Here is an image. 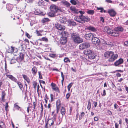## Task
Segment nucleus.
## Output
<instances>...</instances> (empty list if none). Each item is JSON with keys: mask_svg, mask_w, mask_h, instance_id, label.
Returning a JSON list of instances; mask_svg holds the SVG:
<instances>
[{"mask_svg": "<svg viewBox=\"0 0 128 128\" xmlns=\"http://www.w3.org/2000/svg\"><path fill=\"white\" fill-rule=\"evenodd\" d=\"M71 36L72 40L76 43H80L83 42V40L80 37L79 35L77 33H72Z\"/></svg>", "mask_w": 128, "mask_h": 128, "instance_id": "nucleus-1", "label": "nucleus"}, {"mask_svg": "<svg viewBox=\"0 0 128 128\" xmlns=\"http://www.w3.org/2000/svg\"><path fill=\"white\" fill-rule=\"evenodd\" d=\"M68 34V33L66 31L62 32H61L60 34L62 36L60 38V42L62 44H64L66 42V38Z\"/></svg>", "mask_w": 128, "mask_h": 128, "instance_id": "nucleus-2", "label": "nucleus"}, {"mask_svg": "<svg viewBox=\"0 0 128 128\" xmlns=\"http://www.w3.org/2000/svg\"><path fill=\"white\" fill-rule=\"evenodd\" d=\"M84 53L85 54H88V56L89 58L93 59L96 58H97V59L98 58V56L96 55L93 52L90 50H88L87 51L84 52Z\"/></svg>", "mask_w": 128, "mask_h": 128, "instance_id": "nucleus-3", "label": "nucleus"}, {"mask_svg": "<svg viewBox=\"0 0 128 128\" xmlns=\"http://www.w3.org/2000/svg\"><path fill=\"white\" fill-rule=\"evenodd\" d=\"M90 46V44L88 42H85L80 44L79 48L80 49L83 50L87 48Z\"/></svg>", "mask_w": 128, "mask_h": 128, "instance_id": "nucleus-4", "label": "nucleus"}, {"mask_svg": "<svg viewBox=\"0 0 128 128\" xmlns=\"http://www.w3.org/2000/svg\"><path fill=\"white\" fill-rule=\"evenodd\" d=\"M118 56V55L117 54H114V52H112L108 60L109 62H113L117 58Z\"/></svg>", "mask_w": 128, "mask_h": 128, "instance_id": "nucleus-5", "label": "nucleus"}, {"mask_svg": "<svg viewBox=\"0 0 128 128\" xmlns=\"http://www.w3.org/2000/svg\"><path fill=\"white\" fill-rule=\"evenodd\" d=\"M108 34L112 36H118L119 34V33L118 32L116 31L115 30V29L114 30L110 29V30L108 32Z\"/></svg>", "mask_w": 128, "mask_h": 128, "instance_id": "nucleus-6", "label": "nucleus"}, {"mask_svg": "<svg viewBox=\"0 0 128 128\" xmlns=\"http://www.w3.org/2000/svg\"><path fill=\"white\" fill-rule=\"evenodd\" d=\"M83 15H80L79 16H76L74 18L75 20L81 23H83Z\"/></svg>", "mask_w": 128, "mask_h": 128, "instance_id": "nucleus-7", "label": "nucleus"}, {"mask_svg": "<svg viewBox=\"0 0 128 128\" xmlns=\"http://www.w3.org/2000/svg\"><path fill=\"white\" fill-rule=\"evenodd\" d=\"M50 10L51 12L54 13H56L59 10L58 7L52 4L50 6Z\"/></svg>", "mask_w": 128, "mask_h": 128, "instance_id": "nucleus-8", "label": "nucleus"}, {"mask_svg": "<svg viewBox=\"0 0 128 128\" xmlns=\"http://www.w3.org/2000/svg\"><path fill=\"white\" fill-rule=\"evenodd\" d=\"M92 43L96 45H99L100 43V40L97 37L92 38Z\"/></svg>", "mask_w": 128, "mask_h": 128, "instance_id": "nucleus-9", "label": "nucleus"}, {"mask_svg": "<svg viewBox=\"0 0 128 128\" xmlns=\"http://www.w3.org/2000/svg\"><path fill=\"white\" fill-rule=\"evenodd\" d=\"M55 26L57 29L60 30H64L66 28L65 27L64 25L58 24H55Z\"/></svg>", "mask_w": 128, "mask_h": 128, "instance_id": "nucleus-10", "label": "nucleus"}, {"mask_svg": "<svg viewBox=\"0 0 128 128\" xmlns=\"http://www.w3.org/2000/svg\"><path fill=\"white\" fill-rule=\"evenodd\" d=\"M5 75L6 76L11 80L12 81L17 83L18 81H17V79L14 77L12 75H8V73H6Z\"/></svg>", "mask_w": 128, "mask_h": 128, "instance_id": "nucleus-11", "label": "nucleus"}, {"mask_svg": "<svg viewBox=\"0 0 128 128\" xmlns=\"http://www.w3.org/2000/svg\"><path fill=\"white\" fill-rule=\"evenodd\" d=\"M124 60L122 58H120L118 60H117L114 63V65L116 66H119V65L122 64Z\"/></svg>", "mask_w": 128, "mask_h": 128, "instance_id": "nucleus-12", "label": "nucleus"}, {"mask_svg": "<svg viewBox=\"0 0 128 128\" xmlns=\"http://www.w3.org/2000/svg\"><path fill=\"white\" fill-rule=\"evenodd\" d=\"M92 33H89L85 35L84 37L85 38L86 40H90L91 38H92Z\"/></svg>", "mask_w": 128, "mask_h": 128, "instance_id": "nucleus-13", "label": "nucleus"}, {"mask_svg": "<svg viewBox=\"0 0 128 128\" xmlns=\"http://www.w3.org/2000/svg\"><path fill=\"white\" fill-rule=\"evenodd\" d=\"M112 52V51H107L104 53V56L106 58L110 57V54Z\"/></svg>", "mask_w": 128, "mask_h": 128, "instance_id": "nucleus-14", "label": "nucleus"}, {"mask_svg": "<svg viewBox=\"0 0 128 128\" xmlns=\"http://www.w3.org/2000/svg\"><path fill=\"white\" fill-rule=\"evenodd\" d=\"M108 12L110 15L112 16H114L116 14L115 12L113 10H109Z\"/></svg>", "mask_w": 128, "mask_h": 128, "instance_id": "nucleus-15", "label": "nucleus"}, {"mask_svg": "<svg viewBox=\"0 0 128 128\" xmlns=\"http://www.w3.org/2000/svg\"><path fill=\"white\" fill-rule=\"evenodd\" d=\"M103 43L107 46L110 47L112 45V43L109 41H104Z\"/></svg>", "mask_w": 128, "mask_h": 128, "instance_id": "nucleus-16", "label": "nucleus"}, {"mask_svg": "<svg viewBox=\"0 0 128 128\" xmlns=\"http://www.w3.org/2000/svg\"><path fill=\"white\" fill-rule=\"evenodd\" d=\"M61 3L67 7H69L70 4L69 2L65 0H62L61 1Z\"/></svg>", "mask_w": 128, "mask_h": 128, "instance_id": "nucleus-17", "label": "nucleus"}, {"mask_svg": "<svg viewBox=\"0 0 128 128\" xmlns=\"http://www.w3.org/2000/svg\"><path fill=\"white\" fill-rule=\"evenodd\" d=\"M87 29L89 30H91L93 32H95L96 31V29L94 27L89 26L87 28Z\"/></svg>", "mask_w": 128, "mask_h": 128, "instance_id": "nucleus-18", "label": "nucleus"}, {"mask_svg": "<svg viewBox=\"0 0 128 128\" xmlns=\"http://www.w3.org/2000/svg\"><path fill=\"white\" fill-rule=\"evenodd\" d=\"M83 23L85 22H88L90 20V18L87 16H84L83 15Z\"/></svg>", "mask_w": 128, "mask_h": 128, "instance_id": "nucleus-19", "label": "nucleus"}, {"mask_svg": "<svg viewBox=\"0 0 128 128\" xmlns=\"http://www.w3.org/2000/svg\"><path fill=\"white\" fill-rule=\"evenodd\" d=\"M115 30L116 31L118 32V33H119L118 31L122 32L124 30L122 28L121 26H118L115 28Z\"/></svg>", "mask_w": 128, "mask_h": 128, "instance_id": "nucleus-20", "label": "nucleus"}, {"mask_svg": "<svg viewBox=\"0 0 128 128\" xmlns=\"http://www.w3.org/2000/svg\"><path fill=\"white\" fill-rule=\"evenodd\" d=\"M46 124H48L50 126L53 125L54 124V122L53 120L52 119H49Z\"/></svg>", "mask_w": 128, "mask_h": 128, "instance_id": "nucleus-21", "label": "nucleus"}, {"mask_svg": "<svg viewBox=\"0 0 128 128\" xmlns=\"http://www.w3.org/2000/svg\"><path fill=\"white\" fill-rule=\"evenodd\" d=\"M60 112L62 116L65 115L66 112L65 108L63 107H62L60 109Z\"/></svg>", "mask_w": 128, "mask_h": 128, "instance_id": "nucleus-22", "label": "nucleus"}, {"mask_svg": "<svg viewBox=\"0 0 128 128\" xmlns=\"http://www.w3.org/2000/svg\"><path fill=\"white\" fill-rule=\"evenodd\" d=\"M6 95L5 93L4 92H2V100L3 102H4L5 101L4 98Z\"/></svg>", "mask_w": 128, "mask_h": 128, "instance_id": "nucleus-23", "label": "nucleus"}, {"mask_svg": "<svg viewBox=\"0 0 128 128\" xmlns=\"http://www.w3.org/2000/svg\"><path fill=\"white\" fill-rule=\"evenodd\" d=\"M52 89L56 91L58 90V88L56 86V85L54 83H52L51 84Z\"/></svg>", "mask_w": 128, "mask_h": 128, "instance_id": "nucleus-24", "label": "nucleus"}, {"mask_svg": "<svg viewBox=\"0 0 128 128\" xmlns=\"http://www.w3.org/2000/svg\"><path fill=\"white\" fill-rule=\"evenodd\" d=\"M32 73L34 75H35L36 73L37 69L34 66L33 67L32 69Z\"/></svg>", "mask_w": 128, "mask_h": 128, "instance_id": "nucleus-25", "label": "nucleus"}, {"mask_svg": "<svg viewBox=\"0 0 128 128\" xmlns=\"http://www.w3.org/2000/svg\"><path fill=\"white\" fill-rule=\"evenodd\" d=\"M86 12L88 14L93 15L94 14V10H87Z\"/></svg>", "mask_w": 128, "mask_h": 128, "instance_id": "nucleus-26", "label": "nucleus"}, {"mask_svg": "<svg viewBox=\"0 0 128 128\" xmlns=\"http://www.w3.org/2000/svg\"><path fill=\"white\" fill-rule=\"evenodd\" d=\"M6 126L4 123L2 121H0V128H6Z\"/></svg>", "mask_w": 128, "mask_h": 128, "instance_id": "nucleus-27", "label": "nucleus"}, {"mask_svg": "<svg viewBox=\"0 0 128 128\" xmlns=\"http://www.w3.org/2000/svg\"><path fill=\"white\" fill-rule=\"evenodd\" d=\"M70 9L72 11H74V12H76L77 13H78V10L74 7L71 6L70 7Z\"/></svg>", "mask_w": 128, "mask_h": 128, "instance_id": "nucleus-28", "label": "nucleus"}, {"mask_svg": "<svg viewBox=\"0 0 128 128\" xmlns=\"http://www.w3.org/2000/svg\"><path fill=\"white\" fill-rule=\"evenodd\" d=\"M60 100H58L56 102V108H60Z\"/></svg>", "mask_w": 128, "mask_h": 128, "instance_id": "nucleus-29", "label": "nucleus"}, {"mask_svg": "<svg viewBox=\"0 0 128 128\" xmlns=\"http://www.w3.org/2000/svg\"><path fill=\"white\" fill-rule=\"evenodd\" d=\"M110 28L108 26H105L104 29V32H107L108 34V32L110 30Z\"/></svg>", "mask_w": 128, "mask_h": 128, "instance_id": "nucleus-30", "label": "nucleus"}, {"mask_svg": "<svg viewBox=\"0 0 128 128\" xmlns=\"http://www.w3.org/2000/svg\"><path fill=\"white\" fill-rule=\"evenodd\" d=\"M6 8L9 10H11L13 8V6L11 4H8L6 6Z\"/></svg>", "mask_w": 128, "mask_h": 128, "instance_id": "nucleus-31", "label": "nucleus"}, {"mask_svg": "<svg viewBox=\"0 0 128 128\" xmlns=\"http://www.w3.org/2000/svg\"><path fill=\"white\" fill-rule=\"evenodd\" d=\"M22 76L23 78L28 82L29 83L30 82L29 78L27 77V76L25 75L22 74Z\"/></svg>", "mask_w": 128, "mask_h": 128, "instance_id": "nucleus-32", "label": "nucleus"}, {"mask_svg": "<svg viewBox=\"0 0 128 128\" xmlns=\"http://www.w3.org/2000/svg\"><path fill=\"white\" fill-rule=\"evenodd\" d=\"M49 21V19L47 18H44L42 20V22L44 23L46 22H47Z\"/></svg>", "mask_w": 128, "mask_h": 128, "instance_id": "nucleus-33", "label": "nucleus"}, {"mask_svg": "<svg viewBox=\"0 0 128 128\" xmlns=\"http://www.w3.org/2000/svg\"><path fill=\"white\" fill-rule=\"evenodd\" d=\"M38 5L40 6H41L43 5L44 4V1L42 0H40L38 3Z\"/></svg>", "mask_w": 128, "mask_h": 128, "instance_id": "nucleus-34", "label": "nucleus"}, {"mask_svg": "<svg viewBox=\"0 0 128 128\" xmlns=\"http://www.w3.org/2000/svg\"><path fill=\"white\" fill-rule=\"evenodd\" d=\"M69 24L71 26H74L76 25V22H74L70 21L69 22Z\"/></svg>", "mask_w": 128, "mask_h": 128, "instance_id": "nucleus-35", "label": "nucleus"}, {"mask_svg": "<svg viewBox=\"0 0 128 128\" xmlns=\"http://www.w3.org/2000/svg\"><path fill=\"white\" fill-rule=\"evenodd\" d=\"M17 104V103H16L14 104V107L16 109L18 110H19V109L20 108V107Z\"/></svg>", "mask_w": 128, "mask_h": 128, "instance_id": "nucleus-36", "label": "nucleus"}, {"mask_svg": "<svg viewBox=\"0 0 128 128\" xmlns=\"http://www.w3.org/2000/svg\"><path fill=\"white\" fill-rule=\"evenodd\" d=\"M39 40L40 41H43L46 42H47L48 41V38L46 37H43L41 39H40Z\"/></svg>", "mask_w": 128, "mask_h": 128, "instance_id": "nucleus-37", "label": "nucleus"}, {"mask_svg": "<svg viewBox=\"0 0 128 128\" xmlns=\"http://www.w3.org/2000/svg\"><path fill=\"white\" fill-rule=\"evenodd\" d=\"M88 104L87 106V108L88 110H90L91 108V103L90 100L88 101Z\"/></svg>", "mask_w": 128, "mask_h": 128, "instance_id": "nucleus-38", "label": "nucleus"}, {"mask_svg": "<svg viewBox=\"0 0 128 128\" xmlns=\"http://www.w3.org/2000/svg\"><path fill=\"white\" fill-rule=\"evenodd\" d=\"M64 61L65 62H70V61L68 58H65L64 59Z\"/></svg>", "mask_w": 128, "mask_h": 128, "instance_id": "nucleus-39", "label": "nucleus"}, {"mask_svg": "<svg viewBox=\"0 0 128 128\" xmlns=\"http://www.w3.org/2000/svg\"><path fill=\"white\" fill-rule=\"evenodd\" d=\"M84 114H85L84 112H82L80 114L79 117V119L80 120H81L82 119V117L84 116Z\"/></svg>", "mask_w": 128, "mask_h": 128, "instance_id": "nucleus-40", "label": "nucleus"}, {"mask_svg": "<svg viewBox=\"0 0 128 128\" xmlns=\"http://www.w3.org/2000/svg\"><path fill=\"white\" fill-rule=\"evenodd\" d=\"M97 10H100V12H106V10H104V9L102 8H97Z\"/></svg>", "mask_w": 128, "mask_h": 128, "instance_id": "nucleus-41", "label": "nucleus"}, {"mask_svg": "<svg viewBox=\"0 0 128 128\" xmlns=\"http://www.w3.org/2000/svg\"><path fill=\"white\" fill-rule=\"evenodd\" d=\"M17 83L20 89L22 88V85L20 82H18Z\"/></svg>", "mask_w": 128, "mask_h": 128, "instance_id": "nucleus-42", "label": "nucleus"}, {"mask_svg": "<svg viewBox=\"0 0 128 128\" xmlns=\"http://www.w3.org/2000/svg\"><path fill=\"white\" fill-rule=\"evenodd\" d=\"M70 2L72 4L74 5H76L77 4L76 2L74 0H70Z\"/></svg>", "mask_w": 128, "mask_h": 128, "instance_id": "nucleus-43", "label": "nucleus"}, {"mask_svg": "<svg viewBox=\"0 0 128 128\" xmlns=\"http://www.w3.org/2000/svg\"><path fill=\"white\" fill-rule=\"evenodd\" d=\"M20 59L22 60H23L24 57V54L22 53H20Z\"/></svg>", "mask_w": 128, "mask_h": 128, "instance_id": "nucleus-44", "label": "nucleus"}, {"mask_svg": "<svg viewBox=\"0 0 128 128\" xmlns=\"http://www.w3.org/2000/svg\"><path fill=\"white\" fill-rule=\"evenodd\" d=\"M54 13H55L53 12L52 13V12H50L48 14L49 16L51 17H54Z\"/></svg>", "mask_w": 128, "mask_h": 128, "instance_id": "nucleus-45", "label": "nucleus"}, {"mask_svg": "<svg viewBox=\"0 0 128 128\" xmlns=\"http://www.w3.org/2000/svg\"><path fill=\"white\" fill-rule=\"evenodd\" d=\"M49 56L51 57L54 58L56 56V54H49Z\"/></svg>", "mask_w": 128, "mask_h": 128, "instance_id": "nucleus-46", "label": "nucleus"}, {"mask_svg": "<svg viewBox=\"0 0 128 128\" xmlns=\"http://www.w3.org/2000/svg\"><path fill=\"white\" fill-rule=\"evenodd\" d=\"M14 47H13L12 46H11V48L10 49V52H14Z\"/></svg>", "mask_w": 128, "mask_h": 128, "instance_id": "nucleus-47", "label": "nucleus"}, {"mask_svg": "<svg viewBox=\"0 0 128 128\" xmlns=\"http://www.w3.org/2000/svg\"><path fill=\"white\" fill-rule=\"evenodd\" d=\"M16 59H12L10 62V63L11 64H14L16 62Z\"/></svg>", "mask_w": 128, "mask_h": 128, "instance_id": "nucleus-48", "label": "nucleus"}, {"mask_svg": "<svg viewBox=\"0 0 128 128\" xmlns=\"http://www.w3.org/2000/svg\"><path fill=\"white\" fill-rule=\"evenodd\" d=\"M36 11L37 13L36 14H41L42 13V12H41L39 10H36Z\"/></svg>", "mask_w": 128, "mask_h": 128, "instance_id": "nucleus-49", "label": "nucleus"}, {"mask_svg": "<svg viewBox=\"0 0 128 128\" xmlns=\"http://www.w3.org/2000/svg\"><path fill=\"white\" fill-rule=\"evenodd\" d=\"M36 32L38 36H42V34L40 33L39 31L36 30Z\"/></svg>", "mask_w": 128, "mask_h": 128, "instance_id": "nucleus-50", "label": "nucleus"}, {"mask_svg": "<svg viewBox=\"0 0 128 128\" xmlns=\"http://www.w3.org/2000/svg\"><path fill=\"white\" fill-rule=\"evenodd\" d=\"M101 95L102 96H105L106 95V90H103V93H101Z\"/></svg>", "mask_w": 128, "mask_h": 128, "instance_id": "nucleus-51", "label": "nucleus"}, {"mask_svg": "<svg viewBox=\"0 0 128 128\" xmlns=\"http://www.w3.org/2000/svg\"><path fill=\"white\" fill-rule=\"evenodd\" d=\"M8 102H7L6 104V106L5 107V109L6 111L7 110V108L8 107Z\"/></svg>", "mask_w": 128, "mask_h": 128, "instance_id": "nucleus-52", "label": "nucleus"}, {"mask_svg": "<svg viewBox=\"0 0 128 128\" xmlns=\"http://www.w3.org/2000/svg\"><path fill=\"white\" fill-rule=\"evenodd\" d=\"M78 12L81 15H83V14L85 13L84 12L81 10L79 11Z\"/></svg>", "mask_w": 128, "mask_h": 128, "instance_id": "nucleus-53", "label": "nucleus"}, {"mask_svg": "<svg viewBox=\"0 0 128 128\" xmlns=\"http://www.w3.org/2000/svg\"><path fill=\"white\" fill-rule=\"evenodd\" d=\"M37 86V83L36 82H34L33 83V86L35 89H36V86Z\"/></svg>", "mask_w": 128, "mask_h": 128, "instance_id": "nucleus-54", "label": "nucleus"}, {"mask_svg": "<svg viewBox=\"0 0 128 128\" xmlns=\"http://www.w3.org/2000/svg\"><path fill=\"white\" fill-rule=\"evenodd\" d=\"M107 113L109 115H112V113L110 111V110H108L107 111Z\"/></svg>", "mask_w": 128, "mask_h": 128, "instance_id": "nucleus-55", "label": "nucleus"}, {"mask_svg": "<svg viewBox=\"0 0 128 128\" xmlns=\"http://www.w3.org/2000/svg\"><path fill=\"white\" fill-rule=\"evenodd\" d=\"M70 94L69 93L67 94L66 95V98L67 99H68L70 97Z\"/></svg>", "mask_w": 128, "mask_h": 128, "instance_id": "nucleus-56", "label": "nucleus"}, {"mask_svg": "<svg viewBox=\"0 0 128 128\" xmlns=\"http://www.w3.org/2000/svg\"><path fill=\"white\" fill-rule=\"evenodd\" d=\"M73 83L72 82L70 83L68 86L67 87L68 88H71L72 87V85L73 84Z\"/></svg>", "mask_w": 128, "mask_h": 128, "instance_id": "nucleus-57", "label": "nucleus"}, {"mask_svg": "<svg viewBox=\"0 0 128 128\" xmlns=\"http://www.w3.org/2000/svg\"><path fill=\"white\" fill-rule=\"evenodd\" d=\"M128 44V41L125 42L124 43V45L125 46H127Z\"/></svg>", "mask_w": 128, "mask_h": 128, "instance_id": "nucleus-58", "label": "nucleus"}, {"mask_svg": "<svg viewBox=\"0 0 128 128\" xmlns=\"http://www.w3.org/2000/svg\"><path fill=\"white\" fill-rule=\"evenodd\" d=\"M26 36L29 38H30L31 36L29 34L27 33H26Z\"/></svg>", "mask_w": 128, "mask_h": 128, "instance_id": "nucleus-59", "label": "nucleus"}, {"mask_svg": "<svg viewBox=\"0 0 128 128\" xmlns=\"http://www.w3.org/2000/svg\"><path fill=\"white\" fill-rule=\"evenodd\" d=\"M105 2L110 3H112V1L110 0H106Z\"/></svg>", "mask_w": 128, "mask_h": 128, "instance_id": "nucleus-60", "label": "nucleus"}, {"mask_svg": "<svg viewBox=\"0 0 128 128\" xmlns=\"http://www.w3.org/2000/svg\"><path fill=\"white\" fill-rule=\"evenodd\" d=\"M97 103V102H94V104L95 108H96V107Z\"/></svg>", "mask_w": 128, "mask_h": 128, "instance_id": "nucleus-61", "label": "nucleus"}, {"mask_svg": "<svg viewBox=\"0 0 128 128\" xmlns=\"http://www.w3.org/2000/svg\"><path fill=\"white\" fill-rule=\"evenodd\" d=\"M94 121H97L98 120V118L97 117H95L94 118Z\"/></svg>", "mask_w": 128, "mask_h": 128, "instance_id": "nucleus-62", "label": "nucleus"}, {"mask_svg": "<svg viewBox=\"0 0 128 128\" xmlns=\"http://www.w3.org/2000/svg\"><path fill=\"white\" fill-rule=\"evenodd\" d=\"M114 106L115 108L116 109L118 107V106L116 104H114Z\"/></svg>", "mask_w": 128, "mask_h": 128, "instance_id": "nucleus-63", "label": "nucleus"}, {"mask_svg": "<svg viewBox=\"0 0 128 128\" xmlns=\"http://www.w3.org/2000/svg\"><path fill=\"white\" fill-rule=\"evenodd\" d=\"M116 75L118 77H120L121 76V74L120 73H118Z\"/></svg>", "mask_w": 128, "mask_h": 128, "instance_id": "nucleus-64", "label": "nucleus"}]
</instances>
